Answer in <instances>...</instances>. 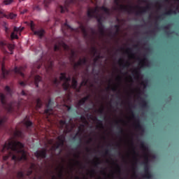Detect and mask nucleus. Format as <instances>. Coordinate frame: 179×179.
Segmentation results:
<instances>
[{"label":"nucleus","instance_id":"1","mask_svg":"<svg viewBox=\"0 0 179 179\" xmlns=\"http://www.w3.org/2000/svg\"><path fill=\"white\" fill-rule=\"evenodd\" d=\"M23 148H24V145L20 141L12 139L6 141L1 149L2 153H5V152L8 153L3 157V162H6L10 157H12V160L14 162H22V160L26 162L27 155Z\"/></svg>","mask_w":179,"mask_h":179},{"label":"nucleus","instance_id":"2","mask_svg":"<svg viewBox=\"0 0 179 179\" xmlns=\"http://www.w3.org/2000/svg\"><path fill=\"white\" fill-rule=\"evenodd\" d=\"M0 101L5 110L10 114L17 113L22 106V102L13 101L10 103H6V98L5 94L0 92Z\"/></svg>","mask_w":179,"mask_h":179},{"label":"nucleus","instance_id":"3","mask_svg":"<svg viewBox=\"0 0 179 179\" xmlns=\"http://www.w3.org/2000/svg\"><path fill=\"white\" fill-rule=\"evenodd\" d=\"M59 77V80L58 78H55L52 80V83L56 87H58L61 84V82L64 80V83L62 84V87L64 90H69V87H71V83H69L71 80V77H66V73H61Z\"/></svg>","mask_w":179,"mask_h":179},{"label":"nucleus","instance_id":"4","mask_svg":"<svg viewBox=\"0 0 179 179\" xmlns=\"http://www.w3.org/2000/svg\"><path fill=\"white\" fill-rule=\"evenodd\" d=\"M97 13H99L98 7H96L95 8H88L87 16L89 19H93V17L96 19L98 26H104V24H103V15H97Z\"/></svg>","mask_w":179,"mask_h":179},{"label":"nucleus","instance_id":"5","mask_svg":"<svg viewBox=\"0 0 179 179\" xmlns=\"http://www.w3.org/2000/svg\"><path fill=\"white\" fill-rule=\"evenodd\" d=\"M121 0H114V3L119 7L120 10H123V12H127V13H134V6H125L120 4Z\"/></svg>","mask_w":179,"mask_h":179},{"label":"nucleus","instance_id":"6","mask_svg":"<svg viewBox=\"0 0 179 179\" xmlns=\"http://www.w3.org/2000/svg\"><path fill=\"white\" fill-rule=\"evenodd\" d=\"M52 106H54V101H52L51 99H49L46 104V109L44 110V114L46 115L47 118L52 114Z\"/></svg>","mask_w":179,"mask_h":179},{"label":"nucleus","instance_id":"7","mask_svg":"<svg viewBox=\"0 0 179 179\" xmlns=\"http://www.w3.org/2000/svg\"><path fill=\"white\" fill-rule=\"evenodd\" d=\"M130 113L131 114V117L133 118V120H135V121L136 122V129H138V131H143V127L141 124V122L139 121V115L136 116L134 110L131 109H130Z\"/></svg>","mask_w":179,"mask_h":179},{"label":"nucleus","instance_id":"8","mask_svg":"<svg viewBox=\"0 0 179 179\" xmlns=\"http://www.w3.org/2000/svg\"><path fill=\"white\" fill-rule=\"evenodd\" d=\"M30 29L31 31H33L34 34L35 36H38L40 38H41L44 36V33H45V31H44L43 29H38L37 31L34 30V22H33V21H31L30 23Z\"/></svg>","mask_w":179,"mask_h":179},{"label":"nucleus","instance_id":"9","mask_svg":"<svg viewBox=\"0 0 179 179\" xmlns=\"http://www.w3.org/2000/svg\"><path fill=\"white\" fill-rule=\"evenodd\" d=\"M37 159H45L47 157V149L43 148L42 150H38L34 153Z\"/></svg>","mask_w":179,"mask_h":179},{"label":"nucleus","instance_id":"10","mask_svg":"<svg viewBox=\"0 0 179 179\" xmlns=\"http://www.w3.org/2000/svg\"><path fill=\"white\" fill-rule=\"evenodd\" d=\"M0 47H1V48L8 47L9 51H10V54H13V50H15V45H13V44L8 45L6 43V41H0Z\"/></svg>","mask_w":179,"mask_h":179},{"label":"nucleus","instance_id":"11","mask_svg":"<svg viewBox=\"0 0 179 179\" xmlns=\"http://www.w3.org/2000/svg\"><path fill=\"white\" fill-rule=\"evenodd\" d=\"M1 72L3 79H8V77L11 73L10 71L6 70V69L5 68V64L3 63L1 64Z\"/></svg>","mask_w":179,"mask_h":179},{"label":"nucleus","instance_id":"12","mask_svg":"<svg viewBox=\"0 0 179 179\" xmlns=\"http://www.w3.org/2000/svg\"><path fill=\"white\" fill-rule=\"evenodd\" d=\"M65 28L67 29V30H71V31H76V33L79 32L78 29H73L72 28L69 24H68L67 22H65L63 26H62V30L64 34H66V31H65Z\"/></svg>","mask_w":179,"mask_h":179},{"label":"nucleus","instance_id":"13","mask_svg":"<svg viewBox=\"0 0 179 179\" xmlns=\"http://www.w3.org/2000/svg\"><path fill=\"white\" fill-rule=\"evenodd\" d=\"M6 121H8V117L0 114V129H5V122Z\"/></svg>","mask_w":179,"mask_h":179},{"label":"nucleus","instance_id":"14","mask_svg":"<svg viewBox=\"0 0 179 179\" xmlns=\"http://www.w3.org/2000/svg\"><path fill=\"white\" fill-rule=\"evenodd\" d=\"M2 26L4 28V31L6 33V37H9L10 36V29H9V24L6 22H3Z\"/></svg>","mask_w":179,"mask_h":179},{"label":"nucleus","instance_id":"15","mask_svg":"<svg viewBox=\"0 0 179 179\" xmlns=\"http://www.w3.org/2000/svg\"><path fill=\"white\" fill-rule=\"evenodd\" d=\"M119 64L123 69H128L129 66H131V63H129V62H126V63H124V59H119Z\"/></svg>","mask_w":179,"mask_h":179},{"label":"nucleus","instance_id":"16","mask_svg":"<svg viewBox=\"0 0 179 179\" xmlns=\"http://www.w3.org/2000/svg\"><path fill=\"white\" fill-rule=\"evenodd\" d=\"M57 140L59 142L57 143L59 145L60 148L64 147V145L65 143V135L64 134H61L57 137Z\"/></svg>","mask_w":179,"mask_h":179},{"label":"nucleus","instance_id":"17","mask_svg":"<svg viewBox=\"0 0 179 179\" xmlns=\"http://www.w3.org/2000/svg\"><path fill=\"white\" fill-rule=\"evenodd\" d=\"M148 10H150V6H147L145 8H142L141 10H138L136 12V16H141V15H143V13H146Z\"/></svg>","mask_w":179,"mask_h":179},{"label":"nucleus","instance_id":"18","mask_svg":"<svg viewBox=\"0 0 179 179\" xmlns=\"http://www.w3.org/2000/svg\"><path fill=\"white\" fill-rule=\"evenodd\" d=\"M24 124L25 125L27 128V131L30 134V127H33V122L30 120H26V119L24 120Z\"/></svg>","mask_w":179,"mask_h":179},{"label":"nucleus","instance_id":"19","mask_svg":"<svg viewBox=\"0 0 179 179\" xmlns=\"http://www.w3.org/2000/svg\"><path fill=\"white\" fill-rule=\"evenodd\" d=\"M149 157H148L147 155H145V162H143V164L144 165V173L149 172Z\"/></svg>","mask_w":179,"mask_h":179},{"label":"nucleus","instance_id":"20","mask_svg":"<svg viewBox=\"0 0 179 179\" xmlns=\"http://www.w3.org/2000/svg\"><path fill=\"white\" fill-rule=\"evenodd\" d=\"M79 29L80 30H81L84 37L86 38V37H87L89 34L87 33V30L86 29V27H85V25H83V24H80L79 26Z\"/></svg>","mask_w":179,"mask_h":179},{"label":"nucleus","instance_id":"21","mask_svg":"<svg viewBox=\"0 0 179 179\" xmlns=\"http://www.w3.org/2000/svg\"><path fill=\"white\" fill-rule=\"evenodd\" d=\"M70 87H72V89H74V90H76V92H78V89H79V87H78V80L76 78H73L72 84Z\"/></svg>","mask_w":179,"mask_h":179},{"label":"nucleus","instance_id":"22","mask_svg":"<svg viewBox=\"0 0 179 179\" xmlns=\"http://www.w3.org/2000/svg\"><path fill=\"white\" fill-rule=\"evenodd\" d=\"M13 72L17 73V75H20V76H22V78H24V73H23V72H22V67L19 68V67L15 66V69H13Z\"/></svg>","mask_w":179,"mask_h":179},{"label":"nucleus","instance_id":"23","mask_svg":"<svg viewBox=\"0 0 179 179\" xmlns=\"http://www.w3.org/2000/svg\"><path fill=\"white\" fill-rule=\"evenodd\" d=\"M16 16H17V15L13 13H8L7 14L4 15V17H6V19H16Z\"/></svg>","mask_w":179,"mask_h":179},{"label":"nucleus","instance_id":"24","mask_svg":"<svg viewBox=\"0 0 179 179\" xmlns=\"http://www.w3.org/2000/svg\"><path fill=\"white\" fill-rule=\"evenodd\" d=\"M100 9L101 10H103V12H105V13L106 15H108V16H110V15H111V11L110 10V8L104 6H102L100 7Z\"/></svg>","mask_w":179,"mask_h":179},{"label":"nucleus","instance_id":"25","mask_svg":"<svg viewBox=\"0 0 179 179\" xmlns=\"http://www.w3.org/2000/svg\"><path fill=\"white\" fill-rule=\"evenodd\" d=\"M14 135L17 136V138H23L24 136L23 131L17 129L15 131Z\"/></svg>","mask_w":179,"mask_h":179},{"label":"nucleus","instance_id":"26","mask_svg":"<svg viewBox=\"0 0 179 179\" xmlns=\"http://www.w3.org/2000/svg\"><path fill=\"white\" fill-rule=\"evenodd\" d=\"M87 80L83 79L80 84V87L77 89V92L79 93L80 92V89H82V86H87Z\"/></svg>","mask_w":179,"mask_h":179},{"label":"nucleus","instance_id":"27","mask_svg":"<svg viewBox=\"0 0 179 179\" xmlns=\"http://www.w3.org/2000/svg\"><path fill=\"white\" fill-rule=\"evenodd\" d=\"M98 29L99 30V33H100L101 36L106 35V30L104 29V25L98 26Z\"/></svg>","mask_w":179,"mask_h":179},{"label":"nucleus","instance_id":"28","mask_svg":"<svg viewBox=\"0 0 179 179\" xmlns=\"http://www.w3.org/2000/svg\"><path fill=\"white\" fill-rule=\"evenodd\" d=\"M41 82V77L40 76H36L34 78V83L36 87H38V83Z\"/></svg>","mask_w":179,"mask_h":179},{"label":"nucleus","instance_id":"29","mask_svg":"<svg viewBox=\"0 0 179 179\" xmlns=\"http://www.w3.org/2000/svg\"><path fill=\"white\" fill-rule=\"evenodd\" d=\"M4 90L6 92L8 96H12L13 92L12 91V89H10V86L6 85Z\"/></svg>","mask_w":179,"mask_h":179},{"label":"nucleus","instance_id":"30","mask_svg":"<svg viewBox=\"0 0 179 179\" xmlns=\"http://www.w3.org/2000/svg\"><path fill=\"white\" fill-rule=\"evenodd\" d=\"M141 106L143 107V108H148V101L143 98H141Z\"/></svg>","mask_w":179,"mask_h":179},{"label":"nucleus","instance_id":"31","mask_svg":"<svg viewBox=\"0 0 179 179\" xmlns=\"http://www.w3.org/2000/svg\"><path fill=\"white\" fill-rule=\"evenodd\" d=\"M17 178L18 179H24V172L20 171L17 173Z\"/></svg>","mask_w":179,"mask_h":179},{"label":"nucleus","instance_id":"32","mask_svg":"<svg viewBox=\"0 0 179 179\" xmlns=\"http://www.w3.org/2000/svg\"><path fill=\"white\" fill-rule=\"evenodd\" d=\"M43 106V101H41V99L40 98H38L36 99V108H41Z\"/></svg>","mask_w":179,"mask_h":179},{"label":"nucleus","instance_id":"33","mask_svg":"<svg viewBox=\"0 0 179 179\" xmlns=\"http://www.w3.org/2000/svg\"><path fill=\"white\" fill-rule=\"evenodd\" d=\"M82 65H83L82 64V61H80V59H79L78 62L74 63L73 69H76L78 66H82Z\"/></svg>","mask_w":179,"mask_h":179},{"label":"nucleus","instance_id":"34","mask_svg":"<svg viewBox=\"0 0 179 179\" xmlns=\"http://www.w3.org/2000/svg\"><path fill=\"white\" fill-rule=\"evenodd\" d=\"M140 146H141V149H142L144 152H147V150H148V147L145 145V142L141 141V142H140Z\"/></svg>","mask_w":179,"mask_h":179},{"label":"nucleus","instance_id":"35","mask_svg":"<svg viewBox=\"0 0 179 179\" xmlns=\"http://www.w3.org/2000/svg\"><path fill=\"white\" fill-rule=\"evenodd\" d=\"M173 13L174 15H176V13H177V12H176V10H173V9H171L169 11H167L166 13H164L163 15L167 16V15H173Z\"/></svg>","mask_w":179,"mask_h":179},{"label":"nucleus","instance_id":"36","mask_svg":"<svg viewBox=\"0 0 179 179\" xmlns=\"http://www.w3.org/2000/svg\"><path fill=\"white\" fill-rule=\"evenodd\" d=\"M86 103V101H85V99L83 98H82L78 103L77 104V107H80V106H85V104Z\"/></svg>","mask_w":179,"mask_h":179},{"label":"nucleus","instance_id":"37","mask_svg":"<svg viewBox=\"0 0 179 179\" xmlns=\"http://www.w3.org/2000/svg\"><path fill=\"white\" fill-rule=\"evenodd\" d=\"M96 120L98 121V126H96V128H101V129H103L104 128V126L103 124V122H101V120H97V118L96 117Z\"/></svg>","mask_w":179,"mask_h":179},{"label":"nucleus","instance_id":"38","mask_svg":"<svg viewBox=\"0 0 179 179\" xmlns=\"http://www.w3.org/2000/svg\"><path fill=\"white\" fill-rule=\"evenodd\" d=\"M59 178H63L64 177V166H62V169L59 170L58 173Z\"/></svg>","mask_w":179,"mask_h":179},{"label":"nucleus","instance_id":"39","mask_svg":"<svg viewBox=\"0 0 179 179\" xmlns=\"http://www.w3.org/2000/svg\"><path fill=\"white\" fill-rule=\"evenodd\" d=\"M143 177L144 178H152V173L150 171L145 172Z\"/></svg>","mask_w":179,"mask_h":179},{"label":"nucleus","instance_id":"40","mask_svg":"<svg viewBox=\"0 0 179 179\" xmlns=\"http://www.w3.org/2000/svg\"><path fill=\"white\" fill-rule=\"evenodd\" d=\"M59 124L61 126V128H64V127H68V123H66V120H60Z\"/></svg>","mask_w":179,"mask_h":179},{"label":"nucleus","instance_id":"41","mask_svg":"<svg viewBox=\"0 0 179 179\" xmlns=\"http://www.w3.org/2000/svg\"><path fill=\"white\" fill-rule=\"evenodd\" d=\"M52 1H54V0H45L43 1V5H44L45 8H48V5H50V3H51V2H52Z\"/></svg>","mask_w":179,"mask_h":179},{"label":"nucleus","instance_id":"42","mask_svg":"<svg viewBox=\"0 0 179 179\" xmlns=\"http://www.w3.org/2000/svg\"><path fill=\"white\" fill-rule=\"evenodd\" d=\"M103 58V57H101V55H98L95 57V58H94V64L97 63V62L101 59Z\"/></svg>","mask_w":179,"mask_h":179},{"label":"nucleus","instance_id":"43","mask_svg":"<svg viewBox=\"0 0 179 179\" xmlns=\"http://www.w3.org/2000/svg\"><path fill=\"white\" fill-rule=\"evenodd\" d=\"M10 38L11 40H15L19 38V36H17V35L16 34H15V32H12L11 35H10Z\"/></svg>","mask_w":179,"mask_h":179},{"label":"nucleus","instance_id":"44","mask_svg":"<svg viewBox=\"0 0 179 179\" xmlns=\"http://www.w3.org/2000/svg\"><path fill=\"white\" fill-rule=\"evenodd\" d=\"M76 55V52L74 50H71V55L70 57V59L75 61V57Z\"/></svg>","mask_w":179,"mask_h":179},{"label":"nucleus","instance_id":"45","mask_svg":"<svg viewBox=\"0 0 179 179\" xmlns=\"http://www.w3.org/2000/svg\"><path fill=\"white\" fill-rule=\"evenodd\" d=\"M80 61H81L83 65H86V64H87V59L86 57H83V59L80 58Z\"/></svg>","mask_w":179,"mask_h":179},{"label":"nucleus","instance_id":"46","mask_svg":"<svg viewBox=\"0 0 179 179\" xmlns=\"http://www.w3.org/2000/svg\"><path fill=\"white\" fill-rule=\"evenodd\" d=\"M34 10H37L38 12H40L41 10V8H40V6L38 5H34L33 7Z\"/></svg>","mask_w":179,"mask_h":179},{"label":"nucleus","instance_id":"47","mask_svg":"<svg viewBox=\"0 0 179 179\" xmlns=\"http://www.w3.org/2000/svg\"><path fill=\"white\" fill-rule=\"evenodd\" d=\"M99 164H101V161H100V159L96 158V161L94 162V167H97Z\"/></svg>","mask_w":179,"mask_h":179},{"label":"nucleus","instance_id":"48","mask_svg":"<svg viewBox=\"0 0 179 179\" xmlns=\"http://www.w3.org/2000/svg\"><path fill=\"white\" fill-rule=\"evenodd\" d=\"M113 164H115L117 169V173H119V174H121V168L120 167V165L115 162H113Z\"/></svg>","mask_w":179,"mask_h":179},{"label":"nucleus","instance_id":"49","mask_svg":"<svg viewBox=\"0 0 179 179\" xmlns=\"http://www.w3.org/2000/svg\"><path fill=\"white\" fill-rule=\"evenodd\" d=\"M23 29H24V27H14V31H23Z\"/></svg>","mask_w":179,"mask_h":179},{"label":"nucleus","instance_id":"50","mask_svg":"<svg viewBox=\"0 0 179 179\" xmlns=\"http://www.w3.org/2000/svg\"><path fill=\"white\" fill-rule=\"evenodd\" d=\"M54 51H61V46L59 45H55Z\"/></svg>","mask_w":179,"mask_h":179},{"label":"nucleus","instance_id":"51","mask_svg":"<svg viewBox=\"0 0 179 179\" xmlns=\"http://www.w3.org/2000/svg\"><path fill=\"white\" fill-rule=\"evenodd\" d=\"M114 27H115V29H116V32H115V34H118L119 32H120V24H115V26H114Z\"/></svg>","mask_w":179,"mask_h":179},{"label":"nucleus","instance_id":"52","mask_svg":"<svg viewBox=\"0 0 179 179\" xmlns=\"http://www.w3.org/2000/svg\"><path fill=\"white\" fill-rule=\"evenodd\" d=\"M117 129H119V131H118L119 135L124 134V129H122V127L119 126L117 127Z\"/></svg>","mask_w":179,"mask_h":179},{"label":"nucleus","instance_id":"53","mask_svg":"<svg viewBox=\"0 0 179 179\" xmlns=\"http://www.w3.org/2000/svg\"><path fill=\"white\" fill-rule=\"evenodd\" d=\"M92 52L93 55H96V54H97V48H96L95 47H93L92 48Z\"/></svg>","mask_w":179,"mask_h":179},{"label":"nucleus","instance_id":"54","mask_svg":"<svg viewBox=\"0 0 179 179\" xmlns=\"http://www.w3.org/2000/svg\"><path fill=\"white\" fill-rule=\"evenodd\" d=\"M80 120L83 121V122H84V124H88L87 120H86V117L85 116H81Z\"/></svg>","mask_w":179,"mask_h":179},{"label":"nucleus","instance_id":"55","mask_svg":"<svg viewBox=\"0 0 179 179\" xmlns=\"http://www.w3.org/2000/svg\"><path fill=\"white\" fill-rule=\"evenodd\" d=\"M31 167L32 166H31L30 169L29 171H27V176L28 177L31 176V174H33V171L31 170Z\"/></svg>","mask_w":179,"mask_h":179},{"label":"nucleus","instance_id":"56","mask_svg":"<svg viewBox=\"0 0 179 179\" xmlns=\"http://www.w3.org/2000/svg\"><path fill=\"white\" fill-rule=\"evenodd\" d=\"M98 113H99V114H103L104 113V107H102L101 108H99L98 110Z\"/></svg>","mask_w":179,"mask_h":179},{"label":"nucleus","instance_id":"57","mask_svg":"<svg viewBox=\"0 0 179 179\" xmlns=\"http://www.w3.org/2000/svg\"><path fill=\"white\" fill-rule=\"evenodd\" d=\"M83 128H85V124H80V127H78L79 132L83 131Z\"/></svg>","mask_w":179,"mask_h":179},{"label":"nucleus","instance_id":"58","mask_svg":"<svg viewBox=\"0 0 179 179\" xmlns=\"http://www.w3.org/2000/svg\"><path fill=\"white\" fill-rule=\"evenodd\" d=\"M83 99L85 101V102H86V101H87V100H89V99H90V95H87V96L83 97Z\"/></svg>","mask_w":179,"mask_h":179},{"label":"nucleus","instance_id":"59","mask_svg":"<svg viewBox=\"0 0 179 179\" xmlns=\"http://www.w3.org/2000/svg\"><path fill=\"white\" fill-rule=\"evenodd\" d=\"M21 15H24V13H27V9H24L20 12Z\"/></svg>","mask_w":179,"mask_h":179},{"label":"nucleus","instance_id":"60","mask_svg":"<svg viewBox=\"0 0 179 179\" xmlns=\"http://www.w3.org/2000/svg\"><path fill=\"white\" fill-rule=\"evenodd\" d=\"M50 151H52V152H55V150H57V149L55 148V145H52L51 147V148L50 149Z\"/></svg>","mask_w":179,"mask_h":179},{"label":"nucleus","instance_id":"61","mask_svg":"<svg viewBox=\"0 0 179 179\" xmlns=\"http://www.w3.org/2000/svg\"><path fill=\"white\" fill-rule=\"evenodd\" d=\"M20 86L24 87L26 86V83H24V81H21L20 82Z\"/></svg>","mask_w":179,"mask_h":179},{"label":"nucleus","instance_id":"62","mask_svg":"<svg viewBox=\"0 0 179 179\" xmlns=\"http://www.w3.org/2000/svg\"><path fill=\"white\" fill-rule=\"evenodd\" d=\"M91 142H93L92 138H90L89 140H87L86 143L89 145V143H90Z\"/></svg>","mask_w":179,"mask_h":179},{"label":"nucleus","instance_id":"63","mask_svg":"<svg viewBox=\"0 0 179 179\" xmlns=\"http://www.w3.org/2000/svg\"><path fill=\"white\" fill-rule=\"evenodd\" d=\"M54 146H55L56 150H57V149H59V148H61V147L59 145L58 143H57L55 145H54Z\"/></svg>","mask_w":179,"mask_h":179},{"label":"nucleus","instance_id":"64","mask_svg":"<svg viewBox=\"0 0 179 179\" xmlns=\"http://www.w3.org/2000/svg\"><path fill=\"white\" fill-rule=\"evenodd\" d=\"M117 87H113L111 88V90H113V92H117Z\"/></svg>","mask_w":179,"mask_h":179}]
</instances>
